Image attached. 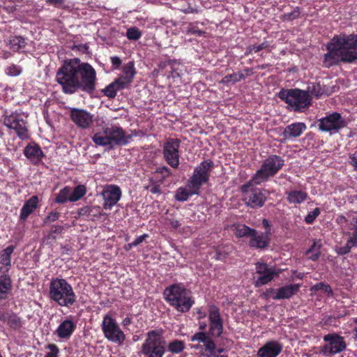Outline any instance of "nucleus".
Instances as JSON below:
<instances>
[{"mask_svg":"<svg viewBox=\"0 0 357 357\" xmlns=\"http://www.w3.org/2000/svg\"><path fill=\"white\" fill-rule=\"evenodd\" d=\"M96 80V72L92 66L78 58L64 61L56 74V81L65 94L71 95L79 90L92 94Z\"/></svg>","mask_w":357,"mask_h":357,"instance_id":"f257e3e1","label":"nucleus"},{"mask_svg":"<svg viewBox=\"0 0 357 357\" xmlns=\"http://www.w3.org/2000/svg\"><path fill=\"white\" fill-rule=\"evenodd\" d=\"M324 66L331 68L340 63H351L357 60V33L335 36L327 45Z\"/></svg>","mask_w":357,"mask_h":357,"instance_id":"f03ea898","label":"nucleus"},{"mask_svg":"<svg viewBox=\"0 0 357 357\" xmlns=\"http://www.w3.org/2000/svg\"><path fill=\"white\" fill-rule=\"evenodd\" d=\"M167 303L177 312L185 313L190 311L195 304L191 291L182 283H176L167 287L163 292Z\"/></svg>","mask_w":357,"mask_h":357,"instance_id":"7ed1b4c3","label":"nucleus"},{"mask_svg":"<svg viewBox=\"0 0 357 357\" xmlns=\"http://www.w3.org/2000/svg\"><path fill=\"white\" fill-rule=\"evenodd\" d=\"M49 297L61 307H70L77 301L73 288L66 280L54 278L51 280L49 287Z\"/></svg>","mask_w":357,"mask_h":357,"instance_id":"20e7f679","label":"nucleus"},{"mask_svg":"<svg viewBox=\"0 0 357 357\" xmlns=\"http://www.w3.org/2000/svg\"><path fill=\"white\" fill-rule=\"evenodd\" d=\"M278 96L295 112L305 111L312 102L310 94L300 89H282Z\"/></svg>","mask_w":357,"mask_h":357,"instance_id":"39448f33","label":"nucleus"},{"mask_svg":"<svg viewBox=\"0 0 357 357\" xmlns=\"http://www.w3.org/2000/svg\"><path fill=\"white\" fill-rule=\"evenodd\" d=\"M162 335V329L149 331L142 344L141 353L146 357H162L166 352L167 344Z\"/></svg>","mask_w":357,"mask_h":357,"instance_id":"423d86ee","label":"nucleus"},{"mask_svg":"<svg viewBox=\"0 0 357 357\" xmlns=\"http://www.w3.org/2000/svg\"><path fill=\"white\" fill-rule=\"evenodd\" d=\"M284 165V160L277 155H271L266 158L261 167L257 170L252 176L255 185L267 181L270 178L275 176Z\"/></svg>","mask_w":357,"mask_h":357,"instance_id":"0eeeda50","label":"nucleus"},{"mask_svg":"<svg viewBox=\"0 0 357 357\" xmlns=\"http://www.w3.org/2000/svg\"><path fill=\"white\" fill-rule=\"evenodd\" d=\"M27 116L22 109H16L10 114L3 115V123L9 129L14 130L17 136L21 140H25L30 138L28 129Z\"/></svg>","mask_w":357,"mask_h":357,"instance_id":"6e6552de","label":"nucleus"},{"mask_svg":"<svg viewBox=\"0 0 357 357\" xmlns=\"http://www.w3.org/2000/svg\"><path fill=\"white\" fill-rule=\"evenodd\" d=\"M254 185L255 184L252 177L249 181L241 186L242 200L247 206L252 208H261L264 205L266 197L261 189L254 187Z\"/></svg>","mask_w":357,"mask_h":357,"instance_id":"1a4fd4ad","label":"nucleus"},{"mask_svg":"<svg viewBox=\"0 0 357 357\" xmlns=\"http://www.w3.org/2000/svg\"><path fill=\"white\" fill-rule=\"evenodd\" d=\"M101 329L105 337L111 342L122 345L126 340V334L119 327L116 319L109 314L103 317Z\"/></svg>","mask_w":357,"mask_h":357,"instance_id":"9d476101","label":"nucleus"},{"mask_svg":"<svg viewBox=\"0 0 357 357\" xmlns=\"http://www.w3.org/2000/svg\"><path fill=\"white\" fill-rule=\"evenodd\" d=\"M214 168V162L211 160H205L200 162L193 171L188 179L190 185L200 191L202 186L209 181L211 173Z\"/></svg>","mask_w":357,"mask_h":357,"instance_id":"9b49d317","label":"nucleus"},{"mask_svg":"<svg viewBox=\"0 0 357 357\" xmlns=\"http://www.w3.org/2000/svg\"><path fill=\"white\" fill-rule=\"evenodd\" d=\"M323 340L326 344L320 347L319 353L325 356L341 353L347 349L344 337L338 333L326 334L323 337Z\"/></svg>","mask_w":357,"mask_h":357,"instance_id":"f8f14e48","label":"nucleus"},{"mask_svg":"<svg viewBox=\"0 0 357 357\" xmlns=\"http://www.w3.org/2000/svg\"><path fill=\"white\" fill-rule=\"evenodd\" d=\"M181 141L178 138H168L163 144V158L171 167L177 169L179 165V148Z\"/></svg>","mask_w":357,"mask_h":357,"instance_id":"ddd939ff","label":"nucleus"},{"mask_svg":"<svg viewBox=\"0 0 357 357\" xmlns=\"http://www.w3.org/2000/svg\"><path fill=\"white\" fill-rule=\"evenodd\" d=\"M318 122L319 129L323 132H337L347 126L345 119L336 112L319 119Z\"/></svg>","mask_w":357,"mask_h":357,"instance_id":"4468645a","label":"nucleus"},{"mask_svg":"<svg viewBox=\"0 0 357 357\" xmlns=\"http://www.w3.org/2000/svg\"><path fill=\"white\" fill-rule=\"evenodd\" d=\"M256 273L259 277L255 282L256 287H261L271 282L274 278L279 277L282 270L274 266H268L266 263L258 261L255 264Z\"/></svg>","mask_w":357,"mask_h":357,"instance_id":"2eb2a0df","label":"nucleus"},{"mask_svg":"<svg viewBox=\"0 0 357 357\" xmlns=\"http://www.w3.org/2000/svg\"><path fill=\"white\" fill-rule=\"evenodd\" d=\"M109 140H110V148L115 146H125L132 139L133 136L137 135V131L134 130L130 135H126L124 130L119 126H107Z\"/></svg>","mask_w":357,"mask_h":357,"instance_id":"dca6fc26","label":"nucleus"},{"mask_svg":"<svg viewBox=\"0 0 357 357\" xmlns=\"http://www.w3.org/2000/svg\"><path fill=\"white\" fill-rule=\"evenodd\" d=\"M212 337L205 332H197L190 337V340L191 342L198 341L199 343H203V345L200 344H194L191 346V348L196 350H204L206 357H207V355H213L216 345Z\"/></svg>","mask_w":357,"mask_h":357,"instance_id":"f3484780","label":"nucleus"},{"mask_svg":"<svg viewBox=\"0 0 357 357\" xmlns=\"http://www.w3.org/2000/svg\"><path fill=\"white\" fill-rule=\"evenodd\" d=\"M209 329L208 335L219 337L223 333V320L218 307L212 305L208 310Z\"/></svg>","mask_w":357,"mask_h":357,"instance_id":"a211bd4d","label":"nucleus"},{"mask_svg":"<svg viewBox=\"0 0 357 357\" xmlns=\"http://www.w3.org/2000/svg\"><path fill=\"white\" fill-rule=\"evenodd\" d=\"M102 195L104 199L103 208L105 210H110L120 200L122 192L118 185L111 184L104 188Z\"/></svg>","mask_w":357,"mask_h":357,"instance_id":"6ab92c4d","label":"nucleus"},{"mask_svg":"<svg viewBox=\"0 0 357 357\" xmlns=\"http://www.w3.org/2000/svg\"><path fill=\"white\" fill-rule=\"evenodd\" d=\"M70 116L77 127L83 129L89 128L93 123V115L82 109L72 108Z\"/></svg>","mask_w":357,"mask_h":357,"instance_id":"aec40b11","label":"nucleus"},{"mask_svg":"<svg viewBox=\"0 0 357 357\" xmlns=\"http://www.w3.org/2000/svg\"><path fill=\"white\" fill-rule=\"evenodd\" d=\"M0 321L13 331H20L24 323L22 317L12 311H4L0 308Z\"/></svg>","mask_w":357,"mask_h":357,"instance_id":"412c9836","label":"nucleus"},{"mask_svg":"<svg viewBox=\"0 0 357 357\" xmlns=\"http://www.w3.org/2000/svg\"><path fill=\"white\" fill-rule=\"evenodd\" d=\"M135 74L134 62L129 61L123 67L121 74L115 79V83L118 84L120 88L126 89L132 82Z\"/></svg>","mask_w":357,"mask_h":357,"instance_id":"4be33fe9","label":"nucleus"},{"mask_svg":"<svg viewBox=\"0 0 357 357\" xmlns=\"http://www.w3.org/2000/svg\"><path fill=\"white\" fill-rule=\"evenodd\" d=\"M283 345L275 340L266 342L257 353V357H277L282 351Z\"/></svg>","mask_w":357,"mask_h":357,"instance_id":"5701e85b","label":"nucleus"},{"mask_svg":"<svg viewBox=\"0 0 357 357\" xmlns=\"http://www.w3.org/2000/svg\"><path fill=\"white\" fill-rule=\"evenodd\" d=\"M24 154L34 165H38L45 157L40 146L36 142L29 143L24 149Z\"/></svg>","mask_w":357,"mask_h":357,"instance_id":"b1692460","label":"nucleus"},{"mask_svg":"<svg viewBox=\"0 0 357 357\" xmlns=\"http://www.w3.org/2000/svg\"><path fill=\"white\" fill-rule=\"evenodd\" d=\"M271 241V236L262 231L255 229L249 241V246L259 250H264L268 248Z\"/></svg>","mask_w":357,"mask_h":357,"instance_id":"393cba45","label":"nucleus"},{"mask_svg":"<svg viewBox=\"0 0 357 357\" xmlns=\"http://www.w3.org/2000/svg\"><path fill=\"white\" fill-rule=\"evenodd\" d=\"M39 206V198L37 195H33L24 204L20 210V221L25 222L29 216L32 214Z\"/></svg>","mask_w":357,"mask_h":357,"instance_id":"a878e982","label":"nucleus"},{"mask_svg":"<svg viewBox=\"0 0 357 357\" xmlns=\"http://www.w3.org/2000/svg\"><path fill=\"white\" fill-rule=\"evenodd\" d=\"M301 288L299 284H289L277 289L275 295L271 296L273 300L289 299L296 295Z\"/></svg>","mask_w":357,"mask_h":357,"instance_id":"bb28decb","label":"nucleus"},{"mask_svg":"<svg viewBox=\"0 0 357 357\" xmlns=\"http://www.w3.org/2000/svg\"><path fill=\"white\" fill-rule=\"evenodd\" d=\"M76 323L69 319L63 321L55 331V334L60 339L68 340L76 330Z\"/></svg>","mask_w":357,"mask_h":357,"instance_id":"cd10ccee","label":"nucleus"},{"mask_svg":"<svg viewBox=\"0 0 357 357\" xmlns=\"http://www.w3.org/2000/svg\"><path fill=\"white\" fill-rule=\"evenodd\" d=\"M307 129V126L303 122H296L288 125L284 128L282 135L285 139L300 137Z\"/></svg>","mask_w":357,"mask_h":357,"instance_id":"c85d7f7f","label":"nucleus"},{"mask_svg":"<svg viewBox=\"0 0 357 357\" xmlns=\"http://www.w3.org/2000/svg\"><path fill=\"white\" fill-rule=\"evenodd\" d=\"M15 246L11 245L0 252V273H8L11 268V255Z\"/></svg>","mask_w":357,"mask_h":357,"instance_id":"c756f323","label":"nucleus"},{"mask_svg":"<svg viewBox=\"0 0 357 357\" xmlns=\"http://www.w3.org/2000/svg\"><path fill=\"white\" fill-rule=\"evenodd\" d=\"M13 290L12 279L8 273L0 275V300L8 299Z\"/></svg>","mask_w":357,"mask_h":357,"instance_id":"7c9ffc66","label":"nucleus"},{"mask_svg":"<svg viewBox=\"0 0 357 357\" xmlns=\"http://www.w3.org/2000/svg\"><path fill=\"white\" fill-rule=\"evenodd\" d=\"M187 187L188 188V190L183 187H180L178 188L176 193L175 195L176 200L178 202H185L187 201L188 198L192 195H199L200 194V191L196 188L192 187L188 181L187 183Z\"/></svg>","mask_w":357,"mask_h":357,"instance_id":"2f4dec72","label":"nucleus"},{"mask_svg":"<svg viewBox=\"0 0 357 357\" xmlns=\"http://www.w3.org/2000/svg\"><path fill=\"white\" fill-rule=\"evenodd\" d=\"M287 200L289 204H300L308 198L307 192L302 190H291L286 192Z\"/></svg>","mask_w":357,"mask_h":357,"instance_id":"473e14b6","label":"nucleus"},{"mask_svg":"<svg viewBox=\"0 0 357 357\" xmlns=\"http://www.w3.org/2000/svg\"><path fill=\"white\" fill-rule=\"evenodd\" d=\"M78 215L93 220L100 218L102 215V211L99 206H85L78 210Z\"/></svg>","mask_w":357,"mask_h":357,"instance_id":"72a5a7b5","label":"nucleus"},{"mask_svg":"<svg viewBox=\"0 0 357 357\" xmlns=\"http://www.w3.org/2000/svg\"><path fill=\"white\" fill-rule=\"evenodd\" d=\"M107 134L108 132L106 126L102 128V131L94 133L92 136V140L97 146H106L107 149H112Z\"/></svg>","mask_w":357,"mask_h":357,"instance_id":"f704fd0d","label":"nucleus"},{"mask_svg":"<svg viewBox=\"0 0 357 357\" xmlns=\"http://www.w3.org/2000/svg\"><path fill=\"white\" fill-rule=\"evenodd\" d=\"M7 45L12 51L16 52L24 49L26 45V42L25 38L20 36H11Z\"/></svg>","mask_w":357,"mask_h":357,"instance_id":"c9c22d12","label":"nucleus"},{"mask_svg":"<svg viewBox=\"0 0 357 357\" xmlns=\"http://www.w3.org/2000/svg\"><path fill=\"white\" fill-rule=\"evenodd\" d=\"M169 65V77L172 79L180 78L183 74V67L176 60H169L168 61Z\"/></svg>","mask_w":357,"mask_h":357,"instance_id":"e433bc0d","label":"nucleus"},{"mask_svg":"<svg viewBox=\"0 0 357 357\" xmlns=\"http://www.w3.org/2000/svg\"><path fill=\"white\" fill-rule=\"evenodd\" d=\"M71 190L72 188L70 186H65L61 189L55 197L54 202L56 204H65L70 201Z\"/></svg>","mask_w":357,"mask_h":357,"instance_id":"4c0bfd02","label":"nucleus"},{"mask_svg":"<svg viewBox=\"0 0 357 357\" xmlns=\"http://www.w3.org/2000/svg\"><path fill=\"white\" fill-rule=\"evenodd\" d=\"M254 232L255 229H252L245 225H238L234 229V234L237 238H250L252 233Z\"/></svg>","mask_w":357,"mask_h":357,"instance_id":"58836bf2","label":"nucleus"},{"mask_svg":"<svg viewBox=\"0 0 357 357\" xmlns=\"http://www.w3.org/2000/svg\"><path fill=\"white\" fill-rule=\"evenodd\" d=\"M86 193V187L84 185H78L75 187L70 195V202H75L81 199Z\"/></svg>","mask_w":357,"mask_h":357,"instance_id":"ea45409f","label":"nucleus"},{"mask_svg":"<svg viewBox=\"0 0 357 357\" xmlns=\"http://www.w3.org/2000/svg\"><path fill=\"white\" fill-rule=\"evenodd\" d=\"M167 349L172 354H180L185 349V342L180 340H174L168 344Z\"/></svg>","mask_w":357,"mask_h":357,"instance_id":"a19ab883","label":"nucleus"},{"mask_svg":"<svg viewBox=\"0 0 357 357\" xmlns=\"http://www.w3.org/2000/svg\"><path fill=\"white\" fill-rule=\"evenodd\" d=\"M319 290H322L323 291L326 293L327 296L328 297H333V296H334L333 291L331 287L326 282H318V283L314 284L310 288V291L312 292H317Z\"/></svg>","mask_w":357,"mask_h":357,"instance_id":"79ce46f5","label":"nucleus"},{"mask_svg":"<svg viewBox=\"0 0 357 357\" xmlns=\"http://www.w3.org/2000/svg\"><path fill=\"white\" fill-rule=\"evenodd\" d=\"M122 88H120L118 84L115 83V80L112 82L111 84L107 85L103 90L102 92L104 95L109 98H114L116 96L117 91L122 90Z\"/></svg>","mask_w":357,"mask_h":357,"instance_id":"37998d69","label":"nucleus"},{"mask_svg":"<svg viewBox=\"0 0 357 357\" xmlns=\"http://www.w3.org/2000/svg\"><path fill=\"white\" fill-rule=\"evenodd\" d=\"M308 94H311L319 98L324 93L319 82H312L308 85L307 90H305Z\"/></svg>","mask_w":357,"mask_h":357,"instance_id":"c03bdc74","label":"nucleus"},{"mask_svg":"<svg viewBox=\"0 0 357 357\" xmlns=\"http://www.w3.org/2000/svg\"><path fill=\"white\" fill-rule=\"evenodd\" d=\"M45 4L58 10H67L69 6L67 0H45Z\"/></svg>","mask_w":357,"mask_h":357,"instance_id":"a18cd8bd","label":"nucleus"},{"mask_svg":"<svg viewBox=\"0 0 357 357\" xmlns=\"http://www.w3.org/2000/svg\"><path fill=\"white\" fill-rule=\"evenodd\" d=\"M63 230V227L62 225H52L50 227L47 238L49 240H55L57 236L62 233Z\"/></svg>","mask_w":357,"mask_h":357,"instance_id":"49530a36","label":"nucleus"},{"mask_svg":"<svg viewBox=\"0 0 357 357\" xmlns=\"http://www.w3.org/2000/svg\"><path fill=\"white\" fill-rule=\"evenodd\" d=\"M301 15V8L296 6L294 10L291 13H284L282 15L281 19L283 21H292L294 20L299 18Z\"/></svg>","mask_w":357,"mask_h":357,"instance_id":"de8ad7c7","label":"nucleus"},{"mask_svg":"<svg viewBox=\"0 0 357 357\" xmlns=\"http://www.w3.org/2000/svg\"><path fill=\"white\" fill-rule=\"evenodd\" d=\"M142 36L141 31L135 26L127 29L126 37L131 40H137Z\"/></svg>","mask_w":357,"mask_h":357,"instance_id":"09e8293b","label":"nucleus"},{"mask_svg":"<svg viewBox=\"0 0 357 357\" xmlns=\"http://www.w3.org/2000/svg\"><path fill=\"white\" fill-rule=\"evenodd\" d=\"M186 29V33L188 34L202 36L205 33V31L199 29V27L197 26V22L190 23Z\"/></svg>","mask_w":357,"mask_h":357,"instance_id":"8fccbe9b","label":"nucleus"},{"mask_svg":"<svg viewBox=\"0 0 357 357\" xmlns=\"http://www.w3.org/2000/svg\"><path fill=\"white\" fill-rule=\"evenodd\" d=\"M321 211L319 208H315L313 211L309 212L305 217V222L308 224H312L317 218L320 215Z\"/></svg>","mask_w":357,"mask_h":357,"instance_id":"3c124183","label":"nucleus"},{"mask_svg":"<svg viewBox=\"0 0 357 357\" xmlns=\"http://www.w3.org/2000/svg\"><path fill=\"white\" fill-rule=\"evenodd\" d=\"M60 213L58 211H50L43 219V224L47 225L51 222L56 221L60 217Z\"/></svg>","mask_w":357,"mask_h":357,"instance_id":"603ef678","label":"nucleus"},{"mask_svg":"<svg viewBox=\"0 0 357 357\" xmlns=\"http://www.w3.org/2000/svg\"><path fill=\"white\" fill-rule=\"evenodd\" d=\"M155 173L162 175V180H165L172 174L171 169L167 166L158 167L155 169Z\"/></svg>","mask_w":357,"mask_h":357,"instance_id":"864d4df0","label":"nucleus"},{"mask_svg":"<svg viewBox=\"0 0 357 357\" xmlns=\"http://www.w3.org/2000/svg\"><path fill=\"white\" fill-rule=\"evenodd\" d=\"M46 349L50 350L45 357H59V349L55 344H49Z\"/></svg>","mask_w":357,"mask_h":357,"instance_id":"5fc2aeb1","label":"nucleus"},{"mask_svg":"<svg viewBox=\"0 0 357 357\" xmlns=\"http://www.w3.org/2000/svg\"><path fill=\"white\" fill-rule=\"evenodd\" d=\"M351 243H356L352 239L351 237L350 238V240L348 241L347 244L344 246H342L338 248L336 250V252L340 255H344L346 254H348L351 251V245H350Z\"/></svg>","mask_w":357,"mask_h":357,"instance_id":"6e6d98bb","label":"nucleus"},{"mask_svg":"<svg viewBox=\"0 0 357 357\" xmlns=\"http://www.w3.org/2000/svg\"><path fill=\"white\" fill-rule=\"evenodd\" d=\"M20 68L15 65L12 64L6 69V73L10 76H17L21 73Z\"/></svg>","mask_w":357,"mask_h":357,"instance_id":"4d7b16f0","label":"nucleus"},{"mask_svg":"<svg viewBox=\"0 0 357 357\" xmlns=\"http://www.w3.org/2000/svg\"><path fill=\"white\" fill-rule=\"evenodd\" d=\"M261 50V47L259 45H250L246 47L245 52V56L252 54L253 52L257 53Z\"/></svg>","mask_w":357,"mask_h":357,"instance_id":"13d9d810","label":"nucleus"},{"mask_svg":"<svg viewBox=\"0 0 357 357\" xmlns=\"http://www.w3.org/2000/svg\"><path fill=\"white\" fill-rule=\"evenodd\" d=\"M321 247V243H319L318 245V247H317V249L315 252H311L308 256V258L310 259H311L312 261H317L319 257H320V255H321V252H320V248Z\"/></svg>","mask_w":357,"mask_h":357,"instance_id":"bf43d9fd","label":"nucleus"},{"mask_svg":"<svg viewBox=\"0 0 357 357\" xmlns=\"http://www.w3.org/2000/svg\"><path fill=\"white\" fill-rule=\"evenodd\" d=\"M110 60H111V63L112 64L113 68L119 69L122 63L121 59L117 56H114L110 57Z\"/></svg>","mask_w":357,"mask_h":357,"instance_id":"052dcab7","label":"nucleus"},{"mask_svg":"<svg viewBox=\"0 0 357 357\" xmlns=\"http://www.w3.org/2000/svg\"><path fill=\"white\" fill-rule=\"evenodd\" d=\"M146 190H149L151 193L153 194H160L161 193V188L160 185L158 184H153L152 185H149L145 187Z\"/></svg>","mask_w":357,"mask_h":357,"instance_id":"680f3d73","label":"nucleus"},{"mask_svg":"<svg viewBox=\"0 0 357 357\" xmlns=\"http://www.w3.org/2000/svg\"><path fill=\"white\" fill-rule=\"evenodd\" d=\"M350 164L357 171V151L349 155Z\"/></svg>","mask_w":357,"mask_h":357,"instance_id":"e2e57ef3","label":"nucleus"},{"mask_svg":"<svg viewBox=\"0 0 357 357\" xmlns=\"http://www.w3.org/2000/svg\"><path fill=\"white\" fill-rule=\"evenodd\" d=\"M149 234H144L142 236H138L133 242L132 245L137 246L140 243H142L144 240H146L147 238H149Z\"/></svg>","mask_w":357,"mask_h":357,"instance_id":"0e129e2a","label":"nucleus"},{"mask_svg":"<svg viewBox=\"0 0 357 357\" xmlns=\"http://www.w3.org/2000/svg\"><path fill=\"white\" fill-rule=\"evenodd\" d=\"M321 243V241H314L312 245L310 248L306 251L305 255H309L311 252H315L317 249L318 245Z\"/></svg>","mask_w":357,"mask_h":357,"instance_id":"69168bd1","label":"nucleus"},{"mask_svg":"<svg viewBox=\"0 0 357 357\" xmlns=\"http://www.w3.org/2000/svg\"><path fill=\"white\" fill-rule=\"evenodd\" d=\"M262 225L266 231L264 232L265 234H267L268 235H271V225L269 224V222L267 219H263L262 220Z\"/></svg>","mask_w":357,"mask_h":357,"instance_id":"338daca9","label":"nucleus"},{"mask_svg":"<svg viewBox=\"0 0 357 357\" xmlns=\"http://www.w3.org/2000/svg\"><path fill=\"white\" fill-rule=\"evenodd\" d=\"M262 50H266L267 52H271V49H270V43L267 40H264L261 43L259 44Z\"/></svg>","mask_w":357,"mask_h":357,"instance_id":"774afa93","label":"nucleus"}]
</instances>
